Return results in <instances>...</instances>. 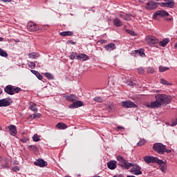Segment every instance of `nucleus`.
I'll return each instance as SVG.
<instances>
[{"label":"nucleus","mask_w":177,"mask_h":177,"mask_svg":"<svg viewBox=\"0 0 177 177\" xmlns=\"http://www.w3.org/2000/svg\"><path fill=\"white\" fill-rule=\"evenodd\" d=\"M117 160L121 162L120 165L122 168L130 169L129 172H131L133 175H142V168L138 164L128 162V160L124 159L122 156H118Z\"/></svg>","instance_id":"1"},{"label":"nucleus","mask_w":177,"mask_h":177,"mask_svg":"<svg viewBox=\"0 0 177 177\" xmlns=\"http://www.w3.org/2000/svg\"><path fill=\"white\" fill-rule=\"evenodd\" d=\"M156 101L147 104L149 109H158L161 106H167L171 103V98L165 94H158L155 95Z\"/></svg>","instance_id":"2"},{"label":"nucleus","mask_w":177,"mask_h":177,"mask_svg":"<svg viewBox=\"0 0 177 177\" xmlns=\"http://www.w3.org/2000/svg\"><path fill=\"white\" fill-rule=\"evenodd\" d=\"M153 149L157 151L158 154H164L165 153H171V149H167L165 145L162 143H155L153 146Z\"/></svg>","instance_id":"3"},{"label":"nucleus","mask_w":177,"mask_h":177,"mask_svg":"<svg viewBox=\"0 0 177 177\" xmlns=\"http://www.w3.org/2000/svg\"><path fill=\"white\" fill-rule=\"evenodd\" d=\"M144 161L147 164H164V161L158 159L157 157H153L151 156H145L144 157Z\"/></svg>","instance_id":"4"},{"label":"nucleus","mask_w":177,"mask_h":177,"mask_svg":"<svg viewBox=\"0 0 177 177\" xmlns=\"http://www.w3.org/2000/svg\"><path fill=\"white\" fill-rule=\"evenodd\" d=\"M21 88L19 87H15L12 85H8L4 88V91L8 95H15V93H19V92H21Z\"/></svg>","instance_id":"5"},{"label":"nucleus","mask_w":177,"mask_h":177,"mask_svg":"<svg viewBox=\"0 0 177 177\" xmlns=\"http://www.w3.org/2000/svg\"><path fill=\"white\" fill-rule=\"evenodd\" d=\"M145 41L149 46H153L159 42L158 39L156 38V37L153 35H148L146 37Z\"/></svg>","instance_id":"6"},{"label":"nucleus","mask_w":177,"mask_h":177,"mask_svg":"<svg viewBox=\"0 0 177 177\" xmlns=\"http://www.w3.org/2000/svg\"><path fill=\"white\" fill-rule=\"evenodd\" d=\"M158 5L160 3H157L154 1H150L145 5V9L147 10H154V9H157L158 8Z\"/></svg>","instance_id":"7"},{"label":"nucleus","mask_w":177,"mask_h":177,"mask_svg":"<svg viewBox=\"0 0 177 177\" xmlns=\"http://www.w3.org/2000/svg\"><path fill=\"white\" fill-rule=\"evenodd\" d=\"M167 17V16H169V14L168 12L164 10H160L156 11L153 15V19H157V17Z\"/></svg>","instance_id":"8"},{"label":"nucleus","mask_w":177,"mask_h":177,"mask_svg":"<svg viewBox=\"0 0 177 177\" xmlns=\"http://www.w3.org/2000/svg\"><path fill=\"white\" fill-rule=\"evenodd\" d=\"M35 165L36 167H39L40 168H45V167H48V162L44 160L42 158H39L34 162Z\"/></svg>","instance_id":"9"},{"label":"nucleus","mask_w":177,"mask_h":177,"mask_svg":"<svg viewBox=\"0 0 177 177\" xmlns=\"http://www.w3.org/2000/svg\"><path fill=\"white\" fill-rule=\"evenodd\" d=\"M27 28L30 32H35L39 30V27L34 22H29L27 25Z\"/></svg>","instance_id":"10"},{"label":"nucleus","mask_w":177,"mask_h":177,"mask_svg":"<svg viewBox=\"0 0 177 177\" xmlns=\"http://www.w3.org/2000/svg\"><path fill=\"white\" fill-rule=\"evenodd\" d=\"M122 107H124V109H132L138 107V106L131 101H124L122 102Z\"/></svg>","instance_id":"11"},{"label":"nucleus","mask_w":177,"mask_h":177,"mask_svg":"<svg viewBox=\"0 0 177 177\" xmlns=\"http://www.w3.org/2000/svg\"><path fill=\"white\" fill-rule=\"evenodd\" d=\"M166 3H160V6H162L163 8H174L175 6V3L174 2V0H164Z\"/></svg>","instance_id":"12"},{"label":"nucleus","mask_w":177,"mask_h":177,"mask_svg":"<svg viewBox=\"0 0 177 177\" xmlns=\"http://www.w3.org/2000/svg\"><path fill=\"white\" fill-rule=\"evenodd\" d=\"M76 59L77 60H80L82 62H86V60H89V57L84 53L76 54Z\"/></svg>","instance_id":"13"},{"label":"nucleus","mask_w":177,"mask_h":177,"mask_svg":"<svg viewBox=\"0 0 177 177\" xmlns=\"http://www.w3.org/2000/svg\"><path fill=\"white\" fill-rule=\"evenodd\" d=\"M8 129L12 136H16V135H17V129H16V126L11 124L8 126Z\"/></svg>","instance_id":"14"},{"label":"nucleus","mask_w":177,"mask_h":177,"mask_svg":"<svg viewBox=\"0 0 177 177\" xmlns=\"http://www.w3.org/2000/svg\"><path fill=\"white\" fill-rule=\"evenodd\" d=\"M83 104L81 101L74 102L72 104L69 105V109H78V107H81Z\"/></svg>","instance_id":"15"},{"label":"nucleus","mask_w":177,"mask_h":177,"mask_svg":"<svg viewBox=\"0 0 177 177\" xmlns=\"http://www.w3.org/2000/svg\"><path fill=\"white\" fill-rule=\"evenodd\" d=\"M119 17L124 19V20L129 21L131 20V17H133V16L122 12L119 15Z\"/></svg>","instance_id":"16"},{"label":"nucleus","mask_w":177,"mask_h":177,"mask_svg":"<svg viewBox=\"0 0 177 177\" xmlns=\"http://www.w3.org/2000/svg\"><path fill=\"white\" fill-rule=\"evenodd\" d=\"M10 106V103L6 99L0 100V107H6Z\"/></svg>","instance_id":"17"},{"label":"nucleus","mask_w":177,"mask_h":177,"mask_svg":"<svg viewBox=\"0 0 177 177\" xmlns=\"http://www.w3.org/2000/svg\"><path fill=\"white\" fill-rule=\"evenodd\" d=\"M107 167L109 169H115V167H117V163L114 160L110 161L108 162Z\"/></svg>","instance_id":"18"},{"label":"nucleus","mask_w":177,"mask_h":177,"mask_svg":"<svg viewBox=\"0 0 177 177\" xmlns=\"http://www.w3.org/2000/svg\"><path fill=\"white\" fill-rule=\"evenodd\" d=\"M105 49L108 50V52H111L113 49H115V44L113 43H110L104 46Z\"/></svg>","instance_id":"19"},{"label":"nucleus","mask_w":177,"mask_h":177,"mask_svg":"<svg viewBox=\"0 0 177 177\" xmlns=\"http://www.w3.org/2000/svg\"><path fill=\"white\" fill-rule=\"evenodd\" d=\"M65 97L66 100H68V102H74L75 100H77V97L73 94L66 95Z\"/></svg>","instance_id":"20"},{"label":"nucleus","mask_w":177,"mask_h":177,"mask_svg":"<svg viewBox=\"0 0 177 177\" xmlns=\"http://www.w3.org/2000/svg\"><path fill=\"white\" fill-rule=\"evenodd\" d=\"M56 128H58V129H67V124L63 122H59L56 124Z\"/></svg>","instance_id":"21"},{"label":"nucleus","mask_w":177,"mask_h":177,"mask_svg":"<svg viewBox=\"0 0 177 177\" xmlns=\"http://www.w3.org/2000/svg\"><path fill=\"white\" fill-rule=\"evenodd\" d=\"M113 24L115 26V27H121L122 26V21L118 18H115L113 19Z\"/></svg>","instance_id":"22"},{"label":"nucleus","mask_w":177,"mask_h":177,"mask_svg":"<svg viewBox=\"0 0 177 177\" xmlns=\"http://www.w3.org/2000/svg\"><path fill=\"white\" fill-rule=\"evenodd\" d=\"M115 104H114L106 105V109L108 110V111H109V113H111V111H114V110H115Z\"/></svg>","instance_id":"23"},{"label":"nucleus","mask_w":177,"mask_h":177,"mask_svg":"<svg viewBox=\"0 0 177 177\" xmlns=\"http://www.w3.org/2000/svg\"><path fill=\"white\" fill-rule=\"evenodd\" d=\"M73 32L71 31H64L60 32L61 37H71L73 35Z\"/></svg>","instance_id":"24"},{"label":"nucleus","mask_w":177,"mask_h":177,"mask_svg":"<svg viewBox=\"0 0 177 177\" xmlns=\"http://www.w3.org/2000/svg\"><path fill=\"white\" fill-rule=\"evenodd\" d=\"M165 162H167V160L163 161L162 164H158L160 165V171H162V172H165V171H167V165Z\"/></svg>","instance_id":"25"},{"label":"nucleus","mask_w":177,"mask_h":177,"mask_svg":"<svg viewBox=\"0 0 177 177\" xmlns=\"http://www.w3.org/2000/svg\"><path fill=\"white\" fill-rule=\"evenodd\" d=\"M31 73H32V74H35V75H36V77H37V78H38V80H42L44 78V77L41 75V74L39 73L37 71L31 70Z\"/></svg>","instance_id":"26"},{"label":"nucleus","mask_w":177,"mask_h":177,"mask_svg":"<svg viewBox=\"0 0 177 177\" xmlns=\"http://www.w3.org/2000/svg\"><path fill=\"white\" fill-rule=\"evenodd\" d=\"M30 104V109L32 111H37V110H38V108H37V104L34 102H30L29 103Z\"/></svg>","instance_id":"27"},{"label":"nucleus","mask_w":177,"mask_h":177,"mask_svg":"<svg viewBox=\"0 0 177 177\" xmlns=\"http://www.w3.org/2000/svg\"><path fill=\"white\" fill-rule=\"evenodd\" d=\"M168 42H169V40L167 39H163L162 41L159 42V45L160 46H167V45L168 44Z\"/></svg>","instance_id":"28"},{"label":"nucleus","mask_w":177,"mask_h":177,"mask_svg":"<svg viewBox=\"0 0 177 177\" xmlns=\"http://www.w3.org/2000/svg\"><path fill=\"white\" fill-rule=\"evenodd\" d=\"M29 150L32 151H35V153H38V147H37L35 145H30L28 147Z\"/></svg>","instance_id":"29"},{"label":"nucleus","mask_w":177,"mask_h":177,"mask_svg":"<svg viewBox=\"0 0 177 177\" xmlns=\"http://www.w3.org/2000/svg\"><path fill=\"white\" fill-rule=\"evenodd\" d=\"M41 117L40 113L33 114L29 116V120H35V118H39Z\"/></svg>","instance_id":"30"},{"label":"nucleus","mask_w":177,"mask_h":177,"mask_svg":"<svg viewBox=\"0 0 177 177\" xmlns=\"http://www.w3.org/2000/svg\"><path fill=\"white\" fill-rule=\"evenodd\" d=\"M0 56L2 57H8V53L3 50V49L0 48Z\"/></svg>","instance_id":"31"},{"label":"nucleus","mask_w":177,"mask_h":177,"mask_svg":"<svg viewBox=\"0 0 177 177\" xmlns=\"http://www.w3.org/2000/svg\"><path fill=\"white\" fill-rule=\"evenodd\" d=\"M169 70V67H165V66H159V71L160 73H164V71H167Z\"/></svg>","instance_id":"32"},{"label":"nucleus","mask_w":177,"mask_h":177,"mask_svg":"<svg viewBox=\"0 0 177 177\" xmlns=\"http://www.w3.org/2000/svg\"><path fill=\"white\" fill-rule=\"evenodd\" d=\"M93 101L97 102V103H103V99L100 97H94Z\"/></svg>","instance_id":"33"},{"label":"nucleus","mask_w":177,"mask_h":177,"mask_svg":"<svg viewBox=\"0 0 177 177\" xmlns=\"http://www.w3.org/2000/svg\"><path fill=\"white\" fill-rule=\"evenodd\" d=\"M32 139L34 142H39L41 140V138H39V136H38V134H35Z\"/></svg>","instance_id":"34"},{"label":"nucleus","mask_w":177,"mask_h":177,"mask_svg":"<svg viewBox=\"0 0 177 177\" xmlns=\"http://www.w3.org/2000/svg\"><path fill=\"white\" fill-rule=\"evenodd\" d=\"M45 75L47 78H48V80H53L55 78V77L53 76V75H52L50 73H46Z\"/></svg>","instance_id":"35"},{"label":"nucleus","mask_w":177,"mask_h":177,"mask_svg":"<svg viewBox=\"0 0 177 177\" xmlns=\"http://www.w3.org/2000/svg\"><path fill=\"white\" fill-rule=\"evenodd\" d=\"M136 53H138L140 55V56H141V57H143V56H145V52L142 50H136Z\"/></svg>","instance_id":"36"},{"label":"nucleus","mask_w":177,"mask_h":177,"mask_svg":"<svg viewBox=\"0 0 177 177\" xmlns=\"http://www.w3.org/2000/svg\"><path fill=\"white\" fill-rule=\"evenodd\" d=\"M145 143H146V140L143 139V140H140L138 142L137 145H138V146H143L144 145H145Z\"/></svg>","instance_id":"37"},{"label":"nucleus","mask_w":177,"mask_h":177,"mask_svg":"<svg viewBox=\"0 0 177 177\" xmlns=\"http://www.w3.org/2000/svg\"><path fill=\"white\" fill-rule=\"evenodd\" d=\"M28 56L30 59H35V57H37V53H29Z\"/></svg>","instance_id":"38"},{"label":"nucleus","mask_w":177,"mask_h":177,"mask_svg":"<svg viewBox=\"0 0 177 177\" xmlns=\"http://www.w3.org/2000/svg\"><path fill=\"white\" fill-rule=\"evenodd\" d=\"M147 73L149 74H153V73H154V68H153V67H148L147 68Z\"/></svg>","instance_id":"39"},{"label":"nucleus","mask_w":177,"mask_h":177,"mask_svg":"<svg viewBox=\"0 0 177 177\" xmlns=\"http://www.w3.org/2000/svg\"><path fill=\"white\" fill-rule=\"evenodd\" d=\"M77 53H75L74 55V53H72V55H71L69 56V59H71V60H74L75 59V57H77Z\"/></svg>","instance_id":"40"},{"label":"nucleus","mask_w":177,"mask_h":177,"mask_svg":"<svg viewBox=\"0 0 177 177\" xmlns=\"http://www.w3.org/2000/svg\"><path fill=\"white\" fill-rule=\"evenodd\" d=\"M160 84H162L163 85H169V83L164 79L160 80Z\"/></svg>","instance_id":"41"},{"label":"nucleus","mask_w":177,"mask_h":177,"mask_svg":"<svg viewBox=\"0 0 177 177\" xmlns=\"http://www.w3.org/2000/svg\"><path fill=\"white\" fill-rule=\"evenodd\" d=\"M12 170L14 172H19V171H20V168H19V166H15V167L12 168Z\"/></svg>","instance_id":"42"},{"label":"nucleus","mask_w":177,"mask_h":177,"mask_svg":"<svg viewBox=\"0 0 177 177\" xmlns=\"http://www.w3.org/2000/svg\"><path fill=\"white\" fill-rule=\"evenodd\" d=\"M138 71L139 74H143L145 73V68L143 67L138 68Z\"/></svg>","instance_id":"43"},{"label":"nucleus","mask_w":177,"mask_h":177,"mask_svg":"<svg viewBox=\"0 0 177 177\" xmlns=\"http://www.w3.org/2000/svg\"><path fill=\"white\" fill-rule=\"evenodd\" d=\"M127 34H129L130 35H136V34H135V32L131 30H126Z\"/></svg>","instance_id":"44"},{"label":"nucleus","mask_w":177,"mask_h":177,"mask_svg":"<svg viewBox=\"0 0 177 177\" xmlns=\"http://www.w3.org/2000/svg\"><path fill=\"white\" fill-rule=\"evenodd\" d=\"M29 68H35V63L32 62L29 64Z\"/></svg>","instance_id":"45"},{"label":"nucleus","mask_w":177,"mask_h":177,"mask_svg":"<svg viewBox=\"0 0 177 177\" xmlns=\"http://www.w3.org/2000/svg\"><path fill=\"white\" fill-rule=\"evenodd\" d=\"M106 42H107V40H105V39L100 40V43H101V44H106Z\"/></svg>","instance_id":"46"},{"label":"nucleus","mask_w":177,"mask_h":177,"mask_svg":"<svg viewBox=\"0 0 177 177\" xmlns=\"http://www.w3.org/2000/svg\"><path fill=\"white\" fill-rule=\"evenodd\" d=\"M127 85H129L130 86H133V82H127Z\"/></svg>","instance_id":"47"},{"label":"nucleus","mask_w":177,"mask_h":177,"mask_svg":"<svg viewBox=\"0 0 177 177\" xmlns=\"http://www.w3.org/2000/svg\"><path fill=\"white\" fill-rule=\"evenodd\" d=\"M2 1V2H12V0H0Z\"/></svg>","instance_id":"48"},{"label":"nucleus","mask_w":177,"mask_h":177,"mask_svg":"<svg viewBox=\"0 0 177 177\" xmlns=\"http://www.w3.org/2000/svg\"><path fill=\"white\" fill-rule=\"evenodd\" d=\"M21 142H22L23 143H26L27 142V140L26 139H21Z\"/></svg>","instance_id":"49"},{"label":"nucleus","mask_w":177,"mask_h":177,"mask_svg":"<svg viewBox=\"0 0 177 177\" xmlns=\"http://www.w3.org/2000/svg\"><path fill=\"white\" fill-rule=\"evenodd\" d=\"M14 164H15V165H19V162L17 160H15Z\"/></svg>","instance_id":"50"},{"label":"nucleus","mask_w":177,"mask_h":177,"mask_svg":"<svg viewBox=\"0 0 177 177\" xmlns=\"http://www.w3.org/2000/svg\"><path fill=\"white\" fill-rule=\"evenodd\" d=\"M117 129H124V127H118Z\"/></svg>","instance_id":"51"},{"label":"nucleus","mask_w":177,"mask_h":177,"mask_svg":"<svg viewBox=\"0 0 177 177\" xmlns=\"http://www.w3.org/2000/svg\"><path fill=\"white\" fill-rule=\"evenodd\" d=\"M3 41V37H0V42H2Z\"/></svg>","instance_id":"52"},{"label":"nucleus","mask_w":177,"mask_h":177,"mask_svg":"<svg viewBox=\"0 0 177 177\" xmlns=\"http://www.w3.org/2000/svg\"><path fill=\"white\" fill-rule=\"evenodd\" d=\"M140 1V2H141V3H143V2H145V1H146V0H139Z\"/></svg>","instance_id":"53"},{"label":"nucleus","mask_w":177,"mask_h":177,"mask_svg":"<svg viewBox=\"0 0 177 177\" xmlns=\"http://www.w3.org/2000/svg\"><path fill=\"white\" fill-rule=\"evenodd\" d=\"M175 48L177 49V43L175 44Z\"/></svg>","instance_id":"54"},{"label":"nucleus","mask_w":177,"mask_h":177,"mask_svg":"<svg viewBox=\"0 0 177 177\" xmlns=\"http://www.w3.org/2000/svg\"><path fill=\"white\" fill-rule=\"evenodd\" d=\"M0 131H2V127H0Z\"/></svg>","instance_id":"55"},{"label":"nucleus","mask_w":177,"mask_h":177,"mask_svg":"<svg viewBox=\"0 0 177 177\" xmlns=\"http://www.w3.org/2000/svg\"><path fill=\"white\" fill-rule=\"evenodd\" d=\"M2 94V91H0V95H1Z\"/></svg>","instance_id":"56"},{"label":"nucleus","mask_w":177,"mask_h":177,"mask_svg":"<svg viewBox=\"0 0 177 177\" xmlns=\"http://www.w3.org/2000/svg\"><path fill=\"white\" fill-rule=\"evenodd\" d=\"M2 146V145L1 144V142H0V147Z\"/></svg>","instance_id":"57"},{"label":"nucleus","mask_w":177,"mask_h":177,"mask_svg":"<svg viewBox=\"0 0 177 177\" xmlns=\"http://www.w3.org/2000/svg\"><path fill=\"white\" fill-rule=\"evenodd\" d=\"M169 20H172V19H171V18H170V19H169Z\"/></svg>","instance_id":"58"},{"label":"nucleus","mask_w":177,"mask_h":177,"mask_svg":"<svg viewBox=\"0 0 177 177\" xmlns=\"http://www.w3.org/2000/svg\"><path fill=\"white\" fill-rule=\"evenodd\" d=\"M156 1H159V0H156Z\"/></svg>","instance_id":"59"}]
</instances>
